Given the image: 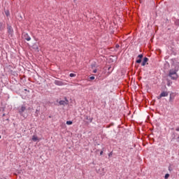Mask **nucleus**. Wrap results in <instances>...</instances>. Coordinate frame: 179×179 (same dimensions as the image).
I'll list each match as a JSON object with an SVG mask.
<instances>
[{
    "label": "nucleus",
    "instance_id": "obj_27",
    "mask_svg": "<svg viewBox=\"0 0 179 179\" xmlns=\"http://www.w3.org/2000/svg\"><path fill=\"white\" fill-rule=\"evenodd\" d=\"M0 139H1V136H0Z\"/></svg>",
    "mask_w": 179,
    "mask_h": 179
},
{
    "label": "nucleus",
    "instance_id": "obj_23",
    "mask_svg": "<svg viewBox=\"0 0 179 179\" xmlns=\"http://www.w3.org/2000/svg\"><path fill=\"white\" fill-rule=\"evenodd\" d=\"M100 155H101V156L103 155V151H101V152H100Z\"/></svg>",
    "mask_w": 179,
    "mask_h": 179
},
{
    "label": "nucleus",
    "instance_id": "obj_25",
    "mask_svg": "<svg viewBox=\"0 0 179 179\" xmlns=\"http://www.w3.org/2000/svg\"><path fill=\"white\" fill-rule=\"evenodd\" d=\"M36 113H38V110H36Z\"/></svg>",
    "mask_w": 179,
    "mask_h": 179
},
{
    "label": "nucleus",
    "instance_id": "obj_18",
    "mask_svg": "<svg viewBox=\"0 0 179 179\" xmlns=\"http://www.w3.org/2000/svg\"><path fill=\"white\" fill-rule=\"evenodd\" d=\"M90 80H94L95 78L94 76L90 77Z\"/></svg>",
    "mask_w": 179,
    "mask_h": 179
},
{
    "label": "nucleus",
    "instance_id": "obj_14",
    "mask_svg": "<svg viewBox=\"0 0 179 179\" xmlns=\"http://www.w3.org/2000/svg\"><path fill=\"white\" fill-rule=\"evenodd\" d=\"M142 62V59H139L136 60L137 64H141Z\"/></svg>",
    "mask_w": 179,
    "mask_h": 179
},
{
    "label": "nucleus",
    "instance_id": "obj_16",
    "mask_svg": "<svg viewBox=\"0 0 179 179\" xmlns=\"http://www.w3.org/2000/svg\"><path fill=\"white\" fill-rule=\"evenodd\" d=\"M174 100V98H173L171 96V95H170V97H169V101H173Z\"/></svg>",
    "mask_w": 179,
    "mask_h": 179
},
{
    "label": "nucleus",
    "instance_id": "obj_15",
    "mask_svg": "<svg viewBox=\"0 0 179 179\" xmlns=\"http://www.w3.org/2000/svg\"><path fill=\"white\" fill-rule=\"evenodd\" d=\"M138 58H139L140 59H142L143 58V55H139L138 56Z\"/></svg>",
    "mask_w": 179,
    "mask_h": 179
},
{
    "label": "nucleus",
    "instance_id": "obj_19",
    "mask_svg": "<svg viewBox=\"0 0 179 179\" xmlns=\"http://www.w3.org/2000/svg\"><path fill=\"white\" fill-rule=\"evenodd\" d=\"M5 13L6 15V16H9V11L8 10L5 11Z\"/></svg>",
    "mask_w": 179,
    "mask_h": 179
},
{
    "label": "nucleus",
    "instance_id": "obj_13",
    "mask_svg": "<svg viewBox=\"0 0 179 179\" xmlns=\"http://www.w3.org/2000/svg\"><path fill=\"white\" fill-rule=\"evenodd\" d=\"M72 124H73L72 121H67L66 122L67 125H72Z\"/></svg>",
    "mask_w": 179,
    "mask_h": 179
},
{
    "label": "nucleus",
    "instance_id": "obj_10",
    "mask_svg": "<svg viewBox=\"0 0 179 179\" xmlns=\"http://www.w3.org/2000/svg\"><path fill=\"white\" fill-rule=\"evenodd\" d=\"M32 141L34 142H37V141H38V137L36 136H32Z\"/></svg>",
    "mask_w": 179,
    "mask_h": 179
},
{
    "label": "nucleus",
    "instance_id": "obj_11",
    "mask_svg": "<svg viewBox=\"0 0 179 179\" xmlns=\"http://www.w3.org/2000/svg\"><path fill=\"white\" fill-rule=\"evenodd\" d=\"M175 24H176V26H179V20H176L175 21Z\"/></svg>",
    "mask_w": 179,
    "mask_h": 179
},
{
    "label": "nucleus",
    "instance_id": "obj_3",
    "mask_svg": "<svg viewBox=\"0 0 179 179\" xmlns=\"http://www.w3.org/2000/svg\"><path fill=\"white\" fill-rule=\"evenodd\" d=\"M26 111V106L24 105H22L18 108V113L21 115H23V113Z\"/></svg>",
    "mask_w": 179,
    "mask_h": 179
},
{
    "label": "nucleus",
    "instance_id": "obj_8",
    "mask_svg": "<svg viewBox=\"0 0 179 179\" xmlns=\"http://www.w3.org/2000/svg\"><path fill=\"white\" fill-rule=\"evenodd\" d=\"M5 29V23L0 22V31H2V30H4Z\"/></svg>",
    "mask_w": 179,
    "mask_h": 179
},
{
    "label": "nucleus",
    "instance_id": "obj_26",
    "mask_svg": "<svg viewBox=\"0 0 179 179\" xmlns=\"http://www.w3.org/2000/svg\"><path fill=\"white\" fill-rule=\"evenodd\" d=\"M110 67L108 68V71H110Z\"/></svg>",
    "mask_w": 179,
    "mask_h": 179
},
{
    "label": "nucleus",
    "instance_id": "obj_12",
    "mask_svg": "<svg viewBox=\"0 0 179 179\" xmlns=\"http://www.w3.org/2000/svg\"><path fill=\"white\" fill-rule=\"evenodd\" d=\"M76 76V74L75 73H70V78H75Z\"/></svg>",
    "mask_w": 179,
    "mask_h": 179
},
{
    "label": "nucleus",
    "instance_id": "obj_9",
    "mask_svg": "<svg viewBox=\"0 0 179 179\" xmlns=\"http://www.w3.org/2000/svg\"><path fill=\"white\" fill-rule=\"evenodd\" d=\"M59 103L60 104V106H65L66 104H68L66 103V101H60Z\"/></svg>",
    "mask_w": 179,
    "mask_h": 179
},
{
    "label": "nucleus",
    "instance_id": "obj_20",
    "mask_svg": "<svg viewBox=\"0 0 179 179\" xmlns=\"http://www.w3.org/2000/svg\"><path fill=\"white\" fill-rule=\"evenodd\" d=\"M113 156V152H110L109 154H108V157H111Z\"/></svg>",
    "mask_w": 179,
    "mask_h": 179
},
{
    "label": "nucleus",
    "instance_id": "obj_22",
    "mask_svg": "<svg viewBox=\"0 0 179 179\" xmlns=\"http://www.w3.org/2000/svg\"><path fill=\"white\" fill-rule=\"evenodd\" d=\"M176 131H177L178 132L179 131V127H177L176 129Z\"/></svg>",
    "mask_w": 179,
    "mask_h": 179
},
{
    "label": "nucleus",
    "instance_id": "obj_2",
    "mask_svg": "<svg viewBox=\"0 0 179 179\" xmlns=\"http://www.w3.org/2000/svg\"><path fill=\"white\" fill-rule=\"evenodd\" d=\"M167 96H169V92L164 91L158 96H157V99L158 100H160V99H162V97H167Z\"/></svg>",
    "mask_w": 179,
    "mask_h": 179
},
{
    "label": "nucleus",
    "instance_id": "obj_6",
    "mask_svg": "<svg viewBox=\"0 0 179 179\" xmlns=\"http://www.w3.org/2000/svg\"><path fill=\"white\" fill-rule=\"evenodd\" d=\"M148 61H149V59L148 57H144L143 61L141 64L142 66H145L146 64L148 63Z\"/></svg>",
    "mask_w": 179,
    "mask_h": 179
},
{
    "label": "nucleus",
    "instance_id": "obj_1",
    "mask_svg": "<svg viewBox=\"0 0 179 179\" xmlns=\"http://www.w3.org/2000/svg\"><path fill=\"white\" fill-rule=\"evenodd\" d=\"M178 66H176L174 69H171L169 71L168 76L171 78L172 80H177L178 79Z\"/></svg>",
    "mask_w": 179,
    "mask_h": 179
},
{
    "label": "nucleus",
    "instance_id": "obj_24",
    "mask_svg": "<svg viewBox=\"0 0 179 179\" xmlns=\"http://www.w3.org/2000/svg\"><path fill=\"white\" fill-rule=\"evenodd\" d=\"M36 113H38V110H36Z\"/></svg>",
    "mask_w": 179,
    "mask_h": 179
},
{
    "label": "nucleus",
    "instance_id": "obj_4",
    "mask_svg": "<svg viewBox=\"0 0 179 179\" xmlns=\"http://www.w3.org/2000/svg\"><path fill=\"white\" fill-rule=\"evenodd\" d=\"M24 38L27 40V41H30L31 40V38H30V36H29L28 34H24Z\"/></svg>",
    "mask_w": 179,
    "mask_h": 179
},
{
    "label": "nucleus",
    "instance_id": "obj_5",
    "mask_svg": "<svg viewBox=\"0 0 179 179\" xmlns=\"http://www.w3.org/2000/svg\"><path fill=\"white\" fill-rule=\"evenodd\" d=\"M7 30H8V33H9V34H12V33H13V29H12L11 26L8 25Z\"/></svg>",
    "mask_w": 179,
    "mask_h": 179
},
{
    "label": "nucleus",
    "instance_id": "obj_21",
    "mask_svg": "<svg viewBox=\"0 0 179 179\" xmlns=\"http://www.w3.org/2000/svg\"><path fill=\"white\" fill-rule=\"evenodd\" d=\"M93 73H97V69H94V70H93Z\"/></svg>",
    "mask_w": 179,
    "mask_h": 179
},
{
    "label": "nucleus",
    "instance_id": "obj_7",
    "mask_svg": "<svg viewBox=\"0 0 179 179\" xmlns=\"http://www.w3.org/2000/svg\"><path fill=\"white\" fill-rule=\"evenodd\" d=\"M55 85H57V86H62V85H64V83L61 80H55Z\"/></svg>",
    "mask_w": 179,
    "mask_h": 179
},
{
    "label": "nucleus",
    "instance_id": "obj_17",
    "mask_svg": "<svg viewBox=\"0 0 179 179\" xmlns=\"http://www.w3.org/2000/svg\"><path fill=\"white\" fill-rule=\"evenodd\" d=\"M169 177H170V174L166 173V174L165 175V179L169 178Z\"/></svg>",
    "mask_w": 179,
    "mask_h": 179
}]
</instances>
